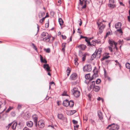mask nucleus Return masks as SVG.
<instances>
[{
	"label": "nucleus",
	"instance_id": "nucleus-23",
	"mask_svg": "<svg viewBox=\"0 0 130 130\" xmlns=\"http://www.w3.org/2000/svg\"><path fill=\"white\" fill-rule=\"evenodd\" d=\"M57 117L58 118L62 120L63 119V117L62 114H58Z\"/></svg>",
	"mask_w": 130,
	"mask_h": 130
},
{
	"label": "nucleus",
	"instance_id": "nucleus-29",
	"mask_svg": "<svg viewBox=\"0 0 130 130\" xmlns=\"http://www.w3.org/2000/svg\"><path fill=\"white\" fill-rule=\"evenodd\" d=\"M31 44H32V45H31V46L35 50L37 51V48L35 45L33 43H31Z\"/></svg>",
	"mask_w": 130,
	"mask_h": 130
},
{
	"label": "nucleus",
	"instance_id": "nucleus-30",
	"mask_svg": "<svg viewBox=\"0 0 130 130\" xmlns=\"http://www.w3.org/2000/svg\"><path fill=\"white\" fill-rule=\"evenodd\" d=\"M85 41L87 43L88 45V46H89L90 45H91V42H90V41H89V39H85Z\"/></svg>",
	"mask_w": 130,
	"mask_h": 130
},
{
	"label": "nucleus",
	"instance_id": "nucleus-6",
	"mask_svg": "<svg viewBox=\"0 0 130 130\" xmlns=\"http://www.w3.org/2000/svg\"><path fill=\"white\" fill-rule=\"evenodd\" d=\"M101 51L102 49L101 48H99L98 50H96L94 53L96 56V57H100Z\"/></svg>",
	"mask_w": 130,
	"mask_h": 130
},
{
	"label": "nucleus",
	"instance_id": "nucleus-37",
	"mask_svg": "<svg viewBox=\"0 0 130 130\" xmlns=\"http://www.w3.org/2000/svg\"><path fill=\"white\" fill-rule=\"evenodd\" d=\"M119 28V29H117V30L116 31L119 32L120 33H121L122 34L123 32L122 30L121 29V28Z\"/></svg>",
	"mask_w": 130,
	"mask_h": 130
},
{
	"label": "nucleus",
	"instance_id": "nucleus-15",
	"mask_svg": "<svg viewBox=\"0 0 130 130\" xmlns=\"http://www.w3.org/2000/svg\"><path fill=\"white\" fill-rule=\"evenodd\" d=\"M108 43L110 44L111 46H113L115 45V43H116L113 40H108Z\"/></svg>",
	"mask_w": 130,
	"mask_h": 130
},
{
	"label": "nucleus",
	"instance_id": "nucleus-26",
	"mask_svg": "<svg viewBox=\"0 0 130 130\" xmlns=\"http://www.w3.org/2000/svg\"><path fill=\"white\" fill-rule=\"evenodd\" d=\"M78 59L77 58H76L74 60V63L75 65L77 66L78 65V63L77 62Z\"/></svg>",
	"mask_w": 130,
	"mask_h": 130
},
{
	"label": "nucleus",
	"instance_id": "nucleus-9",
	"mask_svg": "<svg viewBox=\"0 0 130 130\" xmlns=\"http://www.w3.org/2000/svg\"><path fill=\"white\" fill-rule=\"evenodd\" d=\"M43 68L47 72H50L51 71L50 70V68L48 64H44L43 65Z\"/></svg>",
	"mask_w": 130,
	"mask_h": 130
},
{
	"label": "nucleus",
	"instance_id": "nucleus-28",
	"mask_svg": "<svg viewBox=\"0 0 130 130\" xmlns=\"http://www.w3.org/2000/svg\"><path fill=\"white\" fill-rule=\"evenodd\" d=\"M111 34L112 32L111 30H110V31H109L107 32L106 33V36L105 37V38H106L107 36H108L109 35H110Z\"/></svg>",
	"mask_w": 130,
	"mask_h": 130
},
{
	"label": "nucleus",
	"instance_id": "nucleus-40",
	"mask_svg": "<svg viewBox=\"0 0 130 130\" xmlns=\"http://www.w3.org/2000/svg\"><path fill=\"white\" fill-rule=\"evenodd\" d=\"M109 4H114L115 1L114 0H109Z\"/></svg>",
	"mask_w": 130,
	"mask_h": 130
},
{
	"label": "nucleus",
	"instance_id": "nucleus-55",
	"mask_svg": "<svg viewBox=\"0 0 130 130\" xmlns=\"http://www.w3.org/2000/svg\"><path fill=\"white\" fill-rule=\"evenodd\" d=\"M62 47L65 48L66 47V44L65 43H62Z\"/></svg>",
	"mask_w": 130,
	"mask_h": 130
},
{
	"label": "nucleus",
	"instance_id": "nucleus-21",
	"mask_svg": "<svg viewBox=\"0 0 130 130\" xmlns=\"http://www.w3.org/2000/svg\"><path fill=\"white\" fill-rule=\"evenodd\" d=\"M79 47L82 50H84L85 49V48H86V45H84L82 44V45H80L79 46Z\"/></svg>",
	"mask_w": 130,
	"mask_h": 130
},
{
	"label": "nucleus",
	"instance_id": "nucleus-39",
	"mask_svg": "<svg viewBox=\"0 0 130 130\" xmlns=\"http://www.w3.org/2000/svg\"><path fill=\"white\" fill-rule=\"evenodd\" d=\"M112 47H113V46H111L110 45L108 47L109 50L111 52H112Z\"/></svg>",
	"mask_w": 130,
	"mask_h": 130
},
{
	"label": "nucleus",
	"instance_id": "nucleus-31",
	"mask_svg": "<svg viewBox=\"0 0 130 130\" xmlns=\"http://www.w3.org/2000/svg\"><path fill=\"white\" fill-rule=\"evenodd\" d=\"M126 67L128 69H130V64L128 63H127L125 64Z\"/></svg>",
	"mask_w": 130,
	"mask_h": 130
},
{
	"label": "nucleus",
	"instance_id": "nucleus-24",
	"mask_svg": "<svg viewBox=\"0 0 130 130\" xmlns=\"http://www.w3.org/2000/svg\"><path fill=\"white\" fill-rule=\"evenodd\" d=\"M41 62H43L44 63H46L47 61L45 59H43V57L41 56Z\"/></svg>",
	"mask_w": 130,
	"mask_h": 130
},
{
	"label": "nucleus",
	"instance_id": "nucleus-56",
	"mask_svg": "<svg viewBox=\"0 0 130 130\" xmlns=\"http://www.w3.org/2000/svg\"><path fill=\"white\" fill-rule=\"evenodd\" d=\"M36 3L37 4H40V0H37V1H36Z\"/></svg>",
	"mask_w": 130,
	"mask_h": 130
},
{
	"label": "nucleus",
	"instance_id": "nucleus-38",
	"mask_svg": "<svg viewBox=\"0 0 130 130\" xmlns=\"http://www.w3.org/2000/svg\"><path fill=\"white\" fill-rule=\"evenodd\" d=\"M115 62L116 63L115 64L116 65H118L120 67L121 66V65L120 64V63L118 62L117 60H115Z\"/></svg>",
	"mask_w": 130,
	"mask_h": 130
},
{
	"label": "nucleus",
	"instance_id": "nucleus-3",
	"mask_svg": "<svg viewBox=\"0 0 130 130\" xmlns=\"http://www.w3.org/2000/svg\"><path fill=\"white\" fill-rule=\"evenodd\" d=\"M71 92L73 94L75 97H78L80 95V92L77 88H74L72 90Z\"/></svg>",
	"mask_w": 130,
	"mask_h": 130
},
{
	"label": "nucleus",
	"instance_id": "nucleus-57",
	"mask_svg": "<svg viewBox=\"0 0 130 130\" xmlns=\"http://www.w3.org/2000/svg\"><path fill=\"white\" fill-rule=\"evenodd\" d=\"M100 20L101 22H102H102H106V21H104L102 19L101 20Z\"/></svg>",
	"mask_w": 130,
	"mask_h": 130
},
{
	"label": "nucleus",
	"instance_id": "nucleus-59",
	"mask_svg": "<svg viewBox=\"0 0 130 130\" xmlns=\"http://www.w3.org/2000/svg\"><path fill=\"white\" fill-rule=\"evenodd\" d=\"M58 5L61 4V1L60 0H58Z\"/></svg>",
	"mask_w": 130,
	"mask_h": 130
},
{
	"label": "nucleus",
	"instance_id": "nucleus-50",
	"mask_svg": "<svg viewBox=\"0 0 130 130\" xmlns=\"http://www.w3.org/2000/svg\"><path fill=\"white\" fill-rule=\"evenodd\" d=\"M48 17V15L47 14L46 16L45 17L43 18L41 20H42V21H43L46 18V17Z\"/></svg>",
	"mask_w": 130,
	"mask_h": 130
},
{
	"label": "nucleus",
	"instance_id": "nucleus-44",
	"mask_svg": "<svg viewBox=\"0 0 130 130\" xmlns=\"http://www.w3.org/2000/svg\"><path fill=\"white\" fill-rule=\"evenodd\" d=\"M62 96H68V95L67 94H66V92H64L62 94Z\"/></svg>",
	"mask_w": 130,
	"mask_h": 130
},
{
	"label": "nucleus",
	"instance_id": "nucleus-17",
	"mask_svg": "<svg viewBox=\"0 0 130 130\" xmlns=\"http://www.w3.org/2000/svg\"><path fill=\"white\" fill-rule=\"evenodd\" d=\"M100 87L98 86H95L93 88L94 91L95 92H98L100 89Z\"/></svg>",
	"mask_w": 130,
	"mask_h": 130
},
{
	"label": "nucleus",
	"instance_id": "nucleus-10",
	"mask_svg": "<svg viewBox=\"0 0 130 130\" xmlns=\"http://www.w3.org/2000/svg\"><path fill=\"white\" fill-rule=\"evenodd\" d=\"M109 54L108 53H106L105 54V55L101 59V60L102 61L106 59H107L109 58L110 57V56H108Z\"/></svg>",
	"mask_w": 130,
	"mask_h": 130
},
{
	"label": "nucleus",
	"instance_id": "nucleus-54",
	"mask_svg": "<svg viewBox=\"0 0 130 130\" xmlns=\"http://www.w3.org/2000/svg\"><path fill=\"white\" fill-rule=\"evenodd\" d=\"M61 36L63 39H66V36H63V35H62Z\"/></svg>",
	"mask_w": 130,
	"mask_h": 130
},
{
	"label": "nucleus",
	"instance_id": "nucleus-33",
	"mask_svg": "<svg viewBox=\"0 0 130 130\" xmlns=\"http://www.w3.org/2000/svg\"><path fill=\"white\" fill-rule=\"evenodd\" d=\"M96 56L94 54V53L91 56V59L92 60H93V59L95 58L96 57Z\"/></svg>",
	"mask_w": 130,
	"mask_h": 130
},
{
	"label": "nucleus",
	"instance_id": "nucleus-11",
	"mask_svg": "<svg viewBox=\"0 0 130 130\" xmlns=\"http://www.w3.org/2000/svg\"><path fill=\"white\" fill-rule=\"evenodd\" d=\"M96 72H94V74H93L92 76V77L90 78V80H92L93 79H94L96 77L98 76V71H96Z\"/></svg>",
	"mask_w": 130,
	"mask_h": 130
},
{
	"label": "nucleus",
	"instance_id": "nucleus-42",
	"mask_svg": "<svg viewBox=\"0 0 130 130\" xmlns=\"http://www.w3.org/2000/svg\"><path fill=\"white\" fill-rule=\"evenodd\" d=\"M66 72L67 73V75L68 76L70 73V70L67 69V70Z\"/></svg>",
	"mask_w": 130,
	"mask_h": 130
},
{
	"label": "nucleus",
	"instance_id": "nucleus-12",
	"mask_svg": "<svg viewBox=\"0 0 130 130\" xmlns=\"http://www.w3.org/2000/svg\"><path fill=\"white\" fill-rule=\"evenodd\" d=\"M77 76V74L75 73H74L71 75L70 78L72 80H74L76 79Z\"/></svg>",
	"mask_w": 130,
	"mask_h": 130
},
{
	"label": "nucleus",
	"instance_id": "nucleus-60",
	"mask_svg": "<svg viewBox=\"0 0 130 130\" xmlns=\"http://www.w3.org/2000/svg\"><path fill=\"white\" fill-rule=\"evenodd\" d=\"M11 114L12 116H15V113L14 112H12L11 113Z\"/></svg>",
	"mask_w": 130,
	"mask_h": 130
},
{
	"label": "nucleus",
	"instance_id": "nucleus-5",
	"mask_svg": "<svg viewBox=\"0 0 130 130\" xmlns=\"http://www.w3.org/2000/svg\"><path fill=\"white\" fill-rule=\"evenodd\" d=\"M90 79L89 81L86 82V83L87 84L90 85L89 87L90 89H93L95 86V82L94 81H92Z\"/></svg>",
	"mask_w": 130,
	"mask_h": 130
},
{
	"label": "nucleus",
	"instance_id": "nucleus-7",
	"mask_svg": "<svg viewBox=\"0 0 130 130\" xmlns=\"http://www.w3.org/2000/svg\"><path fill=\"white\" fill-rule=\"evenodd\" d=\"M112 126V127L115 130H117L119 128V127L118 125L117 124H114L109 125L107 127V128H108Z\"/></svg>",
	"mask_w": 130,
	"mask_h": 130
},
{
	"label": "nucleus",
	"instance_id": "nucleus-47",
	"mask_svg": "<svg viewBox=\"0 0 130 130\" xmlns=\"http://www.w3.org/2000/svg\"><path fill=\"white\" fill-rule=\"evenodd\" d=\"M95 43H97L98 44L101 43V42L99 40H96L95 41Z\"/></svg>",
	"mask_w": 130,
	"mask_h": 130
},
{
	"label": "nucleus",
	"instance_id": "nucleus-64",
	"mask_svg": "<svg viewBox=\"0 0 130 130\" xmlns=\"http://www.w3.org/2000/svg\"><path fill=\"white\" fill-rule=\"evenodd\" d=\"M110 127H111V128H109V130H115L112 127V126H111Z\"/></svg>",
	"mask_w": 130,
	"mask_h": 130
},
{
	"label": "nucleus",
	"instance_id": "nucleus-32",
	"mask_svg": "<svg viewBox=\"0 0 130 130\" xmlns=\"http://www.w3.org/2000/svg\"><path fill=\"white\" fill-rule=\"evenodd\" d=\"M96 44L95 42V41H92L91 43V45L89 46H94Z\"/></svg>",
	"mask_w": 130,
	"mask_h": 130
},
{
	"label": "nucleus",
	"instance_id": "nucleus-35",
	"mask_svg": "<svg viewBox=\"0 0 130 130\" xmlns=\"http://www.w3.org/2000/svg\"><path fill=\"white\" fill-rule=\"evenodd\" d=\"M44 122L43 120H41V128H43L45 126Z\"/></svg>",
	"mask_w": 130,
	"mask_h": 130
},
{
	"label": "nucleus",
	"instance_id": "nucleus-58",
	"mask_svg": "<svg viewBox=\"0 0 130 130\" xmlns=\"http://www.w3.org/2000/svg\"><path fill=\"white\" fill-rule=\"evenodd\" d=\"M86 38H87V37H86L83 36H80V38H86Z\"/></svg>",
	"mask_w": 130,
	"mask_h": 130
},
{
	"label": "nucleus",
	"instance_id": "nucleus-13",
	"mask_svg": "<svg viewBox=\"0 0 130 130\" xmlns=\"http://www.w3.org/2000/svg\"><path fill=\"white\" fill-rule=\"evenodd\" d=\"M115 26V28L116 29L121 28V22H119L116 23Z\"/></svg>",
	"mask_w": 130,
	"mask_h": 130
},
{
	"label": "nucleus",
	"instance_id": "nucleus-63",
	"mask_svg": "<svg viewBox=\"0 0 130 130\" xmlns=\"http://www.w3.org/2000/svg\"><path fill=\"white\" fill-rule=\"evenodd\" d=\"M127 18L128 21L129 22L130 20V16H128L127 17Z\"/></svg>",
	"mask_w": 130,
	"mask_h": 130
},
{
	"label": "nucleus",
	"instance_id": "nucleus-48",
	"mask_svg": "<svg viewBox=\"0 0 130 130\" xmlns=\"http://www.w3.org/2000/svg\"><path fill=\"white\" fill-rule=\"evenodd\" d=\"M11 108L10 107H9V108H8L6 110V113L8 112L10 110H11Z\"/></svg>",
	"mask_w": 130,
	"mask_h": 130
},
{
	"label": "nucleus",
	"instance_id": "nucleus-25",
	"mask_svg": "<svg viewBox=\"0 0 130 130\" xmlns=\"http://www.w3.org/2000/svg\"><path fill=\"white\" fill-rule=\"evenodd\" d=\"M85 78L86 79L88 80V79H89L90 80V74H86L85 75Z\"/></svg>",
	"mask_w": 130,
	"mask_h": 130
},
{
	"label": "nucleus",
	"instance_id": "nucleus-22",
	"mask_svg": "<svg viewBox=\"0 0 130 130\" xmlns=\"http://www.w3.org/2000/svg\"><path fill=\"white\" fill-rule=\"evenodd\" d=\"M58 22L60 26H61L63 24V21L62 20L61 18H60L58 19Z\"/></svg>",
	"mask_w": 130,
	"mask_h": 130
},
{
	"label": "nucleus",
	"instance_id": "nucleus-1",
	"mask_svg": "<svg viewBox=\"0 0 130 130\" xmlns=\"http://www.w3.org/2000/svg\"><path fill=\"white\" fill-rule=\"evenodd\" d=\"M50 38L49 35L47 32H43L41 34V40L47 42L49 41Z\"/></svg>",
	"mask_w": 130,
	"mask_h": 130
},
{
	"label": "nucleus",
	"instance_id": "nucleus-34",
	"mask_svg": "<svg viewBox=\"0 0 130 130\" xmlns=\"http://www.w3.org/2000/svg\"><path fill=\"white\" fill-rule=\"evenodd\" d=\"M44 50L45 51L46 53H49L50 52V48H48L47 49H44Z\"/></svg>",
	"mask_w": 130,
	"mask_h": 130
},
{
	"label": "nucleus",
	"instance_id": "nucleus-8",
	"mask_svg": "<svg viewBox=\"0 0 130 130\" xmlns=\"http://www.w3.org/2000/svg\"><path fill=\"white\" fill-rule=\"evenodd\" d=\"M32 118L34 120V124L36 126L37 125V117L36 115H34L32 116Z\"/></svg>",
	"mask_w": 130,
	"mask_h": 130
},
{
	"label": "nucleus",
	"instance_id": "nucleus-16",
	"mask_svg": "<svg viewBox=\"0 0 130 130\" xmlns=\"http://www.w3.org/2000/svg\"><path fill=\"white\" fill-rule=\"evenodd\" d=\"M69 101L67 100H66L63 102V104L64 106L67 107L69 106Z\"/></svg>",
	"mask_w": 130,
	"mask_h": 130
},
{
	"label": "nucleus",
	"instance_id": "nucleus-41",
	"mask_svg": "<svg viewBox=\"0 0 130 130\" xmlns=\"http://www.w3.org/2000/svg\"><path fill=\"white\" fill-rule=\"evenodd\" d=\"M22 107V105L20 104H18L17 107V108L18 110H19Z\"/></svg>",
	"mask_w": 130,
	"mask_h": 130
},
{
	"label": "nucleus",
	"instance_id": "nucleus-18",
	"mask_svg": "<svg viewBox=\"0 0 130 130\" xmlns=\"http://www.w3.org/2000/svg\"><path fill=\"white\" fill-rule=\"evenodd\" d=\"M108 6L111 9L113 8L116 7V6L114 4H108Z\"/></svg>",
	"mask_w": 130,
	"mask_h": 130
},
{
	"label": "nucleus",
	"instance_id": "nucleus-4",
	"mask_svg": "<svg viewBox=\"0 0 130 130\" xmlns=\"http://www.w3.org/2000/svg\"><path fill=\"white\" fill-rule=\"evenodd\" d=\"M92 70V67L90 64L86 65L83 68V70L84 72H90Z\"/></svg>",
	"mask_w": 130,
	"mask_h": 130
},
{
	"label": "nucleus",
	"instance_id": "nucleus-43",
	"mask_svg": "<svg viewBox=\"0 0 130 130\" xmlns=\"http://www.w3.org/2000/svg\"><path fill=\"white\" fill-rule=\"evenodd\" d=\"M83 120H85V121H86L88 120L87 117L86 116H84L83 118Z\"/></svg>",
	"mask_w": 130,
	"mask_h": 130
},
{
	"label": "nucleus",
	"instance_id": "nucleus-19",
	"mask_svg": "<svg viewBox=\"0 0 130 130\" xmlns=\"http://www.w3.org/2000/svg\"><path fill=\"white\" fill-rule=\"evenodd\" d=\"M69 106L70 107H72L74 105V103L73 101L71 100L69 102Z\"/></svg>",
	"mask_w": 130,
	"mask_h": 130
},
{
	"label": "nucleus",
	"instance_id": "nucleus-52",
	"mask_svg": "<svg viewBox=\"0 0 130 130\" xmlns=\"http://www.w3.org/2000/svg\"><path fill=\"white\" fill-rule=\"evenodd\" d=\"M80 1V4H81L82 5V4L83 3V2L84 1L85 2V0H79Z\"/></svg>",
	"mask_w": 130,
	"mask_h": 130
},
{
	"label": "nucleus",
	"instance_id": "nucleus-36",
	"mask_svg": "<svg viewBox=\"0 0 130 130\" xmlns=\"http://www.w3.org/2000/svg\"><path fill=\"white\" fill-rule=\"evenodd\" d=\"M101 80L100 79H98L96 81V84H98L100 83L101 82Z\"/></svg>",
	"mask_w": 130,
	"mask_h": 130
},
{
	"label": "nucleus",
	"instance_id": "nucleus-27",
	"mask_svg": "<svg viewBox=\"0 0 130 130\" xmlns=\"http://www.w3.org/2000/svg\"><path fill=\"white\" fill-rule=\"evenodd\" d=\"M17 125V123L16 122H15L14 123V124H13L12 128V129H15L16 127V126Z\"/></svg>",
	"mask_w": 130,
	"mask_h": 130
},
{
	"label": "nucleus",
	"instance_id": "nucleus-51",
	"mask_svg": "<svg viewBox=\"0 0 130 130\" xmlns=\"http://www.w3.org/2000/svg\"><path fill=\"white\" fill-rule=\"evenodd\" d=\"M90 0H85V3L86 4H89V3Z\"/></svg>",
	"mask_w": 130,
	"mask_h": 130
},
{
	"label": "nucleus",
	"instance_id": "nucleus-2",
	"mask_svg": "<svg viewBox=\"0 0 130 130\" xmlns=\"http://www.w3.org/2000/svg\"><path fill=\"white\" fill-rule=\"evenodd\" d=\"M97 24L99 27V32L101 33L103 32L104 28H105V25L102 22H101L100 20L98 21L97 22Z\"/></svg>",
	"mask_w": 130,
	"mask_h": 130
},
{
	"label": "nucleus",
	"instance_id": "nucleus-20",
	"mask_svg": "<svg viewBox=\"0 0 130 130\" xmlns=\"http://www.w3.org/2000/svg\"><path fill=\"white\" fill-rule=\"evenodd\" d=\"M98 115L99 118V119L101 120L103 118L102 114V112L100 111H98Z\"/></svg>",
	"mask_w": 130,
	"mask_h": 130
},
{
	"label": "nucleus",
	"instance_id": "nucleus-46",
	"mask_svg": "<svg viewBox=\"0 0 130 130\" xmlns=\"http://www.w3.org/2000/svg\"><path fill=\"white\" fill-rule=\"evenodd\" d=\"M86 56L85 55H83L82 58V60L83 61H84L86 59Z\"/></svg>",
	"mask_w": 130,
	"mask_h": 130
},
{
	"label": "nucleus",
	"instance_id": "nucleus-14",
	"mask_svg": "<svg viewBox=\"0 0 130 130\" xmlns=\"http://www.w3.org/2000/svg\"><path fill=\"white\" fill-rule=\"evenodd\" d=\"M33 124V122L31 121H28L26 122L27 126L29 127H32Z\"/></svg>",
	"mask_w": 130,
	"mask_h": 130
},
{
	"label": "nucleus",
	"instance_id": "nucleus-45",
	"mask_svg": "<svg viewBox=\"0 0 130 130\" xmlns=\"http://www.w3.org/2000/svg\"><path fill=\"white\" fill-rule=\"evenodd\" d=\"M72 122L73 124L75 125L77 124V121L74 120H72Z\"/></svg>",
	"mask_w": 130,
	"mask_h": 130
},
{
	"label": "nucleus",
	"instance_id": "nucleus-49",
	"mask_svg": "<svg viewBox=\"0 0 130 130\" xmlns=\"http://www.w3.org/2000/svg\"><path fill=\"white\" fill-rule=\"evenodd\" d=\"M90 122H91L92 124H94L95 123V122H94V121L92 119H91L90 120Z\"/></svg>",
	"mask_w": 130,
	"mask_h": 130
},
{
	"label": "nucleus",
	"instance_id": "nucleus-53",
	"mask_svg": "<svg viewBox=\"0 0 130 130\" xmlns=\"http://www.w3.org/2000/svg\"><path fill=\"white\" fill-rule=\"evenodd\" d=\"M117 43H115V45H114L115 46V47H114V48L115 47V48H116V49L117 50L118 48L117 47Z\"/></svg>",
	"mask_w": 130,
	"mask_h": 130
},
{
	"label": "nucleus",
	"instance_id": "nucleus-62",
	"mask_svg": "<svg viewBox=\"0 0 130 130\" xmlns=\"http://www.w3.org/2000/svg\"><path fill=\"white\" fill-rule=\"evenodd\" d=\"M23 130H29V129L27 127H25L23 128Z\"/></svg>",
	"mask_w": 130,
	"mask_h": 130
},
{
	"label": "nucleus",
	"instance_id": "nucleus-61",
	"mask_svg": "<svg viewBox=\"0 0 130 130\" xmlns=\"http://www.w3.org/2000/svg\"><path fill=\"white\" fill-rule=\"evenodd\" d=\"M85 5L82 6V8H83V9L85 8L86 7V4H86V3H85Z\"/></svg>",
	"mask_w": 130,
	"mask_h": 130
}]
</instances>
